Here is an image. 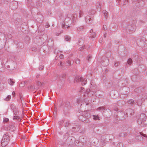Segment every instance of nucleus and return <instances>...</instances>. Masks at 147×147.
I'll use <instances>...</instances> for the list:
<instances>
[{"label": "nucleus", "mask_w": 147, "mask_h": 147, "mask_svg": "<svg viewBox=\"0 0 147 147\" xmlns=\"http://www.w3.org/2000/svg\"><path fill=\"white\" fill-rule=\"evenodd\" d=\"M9 136L8 135L6 134L4 135L1 143L2 146L4 147L7 145L9 141Z\"/></svg>", "instance_id": "obj_1"}, {"label": "nucleus", "mask_w": 147, "mask_h": 147, "mask_svg": "<svg viewBox=\"0 0 147 147\" xmlns=\"http://www.w3.org/2000/svg\"><path fill=\"white\" fill-rule=\"evenodd\" d=\"M87 80L85 78H83L80 76H77L74 79V82H80L82 85H84L86 83Z\"/></svg>", "instance_id": "obj_2"}, {"label": "nucleus", "mask_w": 147, "mask_h": 147, "mask_svg": "<svg viewBox=\"0 0 147 147\" xmlns=\"http://www.w3.org/2000/svg\"><path fill=\"white\" fill-rule=\"evenodd\" d=\"M65 77L66 75L65 74H62L60 75H56L54 76V78L55 80L59 79L60 80H62L65 78Z\"/></svg>", "instance_id": "obj_3"}, {"label": "nucleus", "mask_w": 147, "mask_h": 147, "mask_svg": "<svg viewBox=\"0 0 147 147\" xmlns=\"http://www.w3.org/2000/svg\"><path fill=\"white\" fill-rule=\"evenodd\" d=\"M90 37L92 38H94L96 37V33L93 32V30L91 29L90 31Z\"/></svg>", "instance_id": "obj_4"}, {"label": "nucleus", "mask_w": 147, "mask_h": 147, "mask_svg": "<svg viewBox=\"0 0 147 147\" xmlns=\"http://www.w3.org/2000/svg\"><path fill=\"white\" fill-rule=\"evenodd\" d=\"M9 129L10 131H12L15 130V128L14 126L13 125H11L9 126Z\"/></svg>", "instance_id": "obj_5"}, {"label": "nucleus", "mask_w": 147, "mask_h": 147, "mask_svg": "<svg viewBox=\"0 0 147 147\" xmlns=\"http://www.w3.org/2000/svg\"><path fill=\"white\" fill-rule=\"evenodd\" d=\"M105 109V108L104 107H100L98 108L96 110L98 111L101 110L102 112H104Z\"/></svg>", "instance_id": "obj_6"}, {"label": "nucleus", "mask_w": 147, "mask_h": 147, "mask_svg": "<svg viewBox=\"0 0 147 147\" xmlns=\"http://www.w3.org/2000/svg\"><path fill=\"white\" fill-rule=\"evenodd\" d=\"M37 88V87L36 86H35L34 85H32L30 87V89H31L32 90H34Z\"/></svg>", "instance_id": "obj_7"}, {"label": "nucleus", "mask_w": 147, "mask_h": 147, "mask_svg": "<svg viewBox=\"0 0 147 147\" xmlns=\"http://www.w3.org/2000/svg\"><path fill=\"white\" fill-rule=\"evenodd\" d=\"M13 119L14 120H17L18 121L21 120L20 117L18 116L17 115L14 116L13 118Z\"/></svg>", "instance_id": "obj_8"}, {"label": "nucleus", "mask_w": 147, "mask_h": 147, "mask_svg": "<svg viewBox=\"0 0 147 147\" xmlns=\"http://www.w3.org/2000/svg\"><path fill=\"white\" fill-rule=\"evenodd\" d=\"M91 19V18H90V17L88 16H87L86 18V21L88 23H90V20Z\"/></svg>", "instance_id": "obj_9"}, {"label": "nucleus", "mask_w": 147, "mask_h": 147, "mask_svg": "<svg viewBox=\"0 0 147 147\" xmlns=\"http://www.w3.org/2000/svg\"><path fill=\"white\" fill-rule=\"evenodd\" d=\"M9 84L11 85H13L14 83V82L13 81L12 79H10L8 81Z\"/></svg>", "instance_id": "obj_10"}, {"label": "nucleus", "mask_w": 147, "mask_h": 147, "mask_svg": "<svg viewBox=\"0 0 147 147\" xmlns=\"http://www.w3.org/2000/svg\"><path fill=\"white\" fill-rule=\"evenodd\" d=\"M26 82L24 81L22 82H21L20 84V87H24L26 84Z\"/></svg>", "instance_id": "obj_11"}, {"label": "nucleus", "mask_w": 147, "mask_h": 147, "mask_svg": "<svg viewBox=\"0 0 147 147\" xmlns=\"http://www.w3.org/2000/svg\"><path fill=\"white\" fill-rule=\"evenodd\" d=\"M93 119L94 120H99L100 119L99 118V117L98 115H93Z\"/></svg>", "instance_id": "obj_12"}, {"label": "nucleus", "mask_w": 147, "mask_h": 147, "mask_svg": "<svg viewBox=\"0 0 147 147\" xmlns=\"http://www.w3.org/2000/svg\"><path fill=\"white\" fill-rule=\"evenodd\" d=\"M11 98V96L10 95H8L5 99L4 100L7 101L9 100Z\"/></svg>", "instance_id": "obj_13"}, {"label": "nucleus", "mask_w": 147, "mask_h": 147, "mask_svg": "<svg viewBox=\"0 0 147 147\" xmlns=\"http://www.w3.org/2000/svg\"><path fill=\"white\" fill-rule=\"evenodd\" d=\"M65 38L67 41H69L71 39L70 37L67 36H65Z\"/></svg>", "instance_id": "obj_14"}, {"label": "nucleus", "mask_w": 147, "mask_h": 147, "mask_svg": "<svg viewBox=\"0 0 147 147\" xmlns=\"http://www.w3.org/2000/svg\"><path fill=\"white\" fill-rule=\"evenodd\" d=\"M13 112L14 114L15 115H17L18 113V111L16 109H14L13 110Z\"/></svg>", "instance_id": "obj_15"}, {"label": "nucleus", "mask_w": 147, "mask_h": 147, "mask_svg": "<svg viewBox=\"0 0 147 147\" xmlns=\"http://www.w3.org/2000/svg\"><path fill=\"white\" fill-rule=\"evenodd\" d=\"M69 122L68 121H66L64 125L65 127H67L69 125Z\"/></svg>", "instance_id": "obj_16"}, {"label": "nucleus", "mask_w": 147, "mask_h": 147, "mask_svg": "<svg viewBox=\"0 0 147 147\" xmlns=\"http://www.w3.org/2000/svg\"><path fill=\"white\" fill-rule=\"evenodd\" d=\"M132 59L130 58L128 59L127 62L128 64L131 65L132 63Z\"/></svg>", "instance_id": "obj_17"}, {"label": "nucleus", "mask_w": 147, "mask_h": 147, "mask_svg": "<svg viewBox=\"0 0 147 147\" xmlns=\"http://www.w3.org/2000/svg\"><path fill=\"white\" fill-rule=\"evenodd\" d=\"M92 58V56L91 55H88L86 57V59L88 61H89Z\"/></svg>", "instance_id": "obj_18"}, {"label": "nucleus", "mask_w": 147, "mask_h": 147, "mask_svg": "<svg viewBox=\"0 0 147 147\" xmlns=\"http://www.w3.org/2000/svg\"><path fill=\"white\" fill-rule=\"evenodd\" d=\"M84 28V27L83 26H81L78 28V30H82Z\"/></svg>", "instance_id": "obj_19"}, {"label": "nucleus", "mask_w": 147, "mask_h": 147, "mask_svg": "<svg viewBox=\"0 0 147 147\" xmlns=\"http://www.w3.org/2000/svg\"><path fill=\"white\" fill-rule=\"evenodd\" d=\"M75 62L76 64H79L80 63V60L78 59H76L75 60Z\"/></svg>", "instance_id": "obj_20"}, {"label": "nucleus", "mask_w": 147, "mask_h": 147, "mask_svg": "<svg viewBox=\"0 0 147 147\" xmlns=\"http://www.w3.org/2000/svg\"><path fill=\"white\" fill-rule=\"evenodd\" d=\"M44 68V66L43 65H41L39 66V69L40 70H42Z\"/></svg>", "instance_id": "obj_21"}, {"label": "nucleus", "mask_w": 147, "mask_h": 147, "mask_svg": "<svg viewBox=\"0 0 147 147\" xmlns=\"http://www.w3.org/2000/svg\"><path fill=\"white\" fill-rule=\"evenodd\" d=\"M86 117L87 118H89L90 117V115L89 113H87L86 115Z\"/></svg>", "instance_id": "obj_22"}, {"label": "nucleus", "mask_w": 147, "mask_h": 147, "mask_svg": "<svg viewBox=\"0 0 147 147\" xmlns=\"http://www.w3.org/2000/svg\"><path fill=\"white\" fill-rule=\"evenodd\" d=\"M9 121V119L7 118H5L3 119V122H7Z\"/></svg>", "instance_id": "obj_23"}, {"label": "nucleus", "mask_w": 147, "mask_h": 147, "mask_svg": "<svg viewBox=\"0 0 147 147\" xmlns=\"http://www.w3.org/2000/svg\"><path fill=\"white\" fill-rule=\"evenodd\" d=\"M119 63L118 62H116L114 64V65L115 67H117L119 65Z\"/></svg>", "instance_id": "obj_24"}, {"label": "nucleus", "mask_w": 147, "mask_h": 147, "mask_svg": "<svg viewBox=\"0 0 147 147\" xmlns=\"http://www.w3.org/2000/svg\"><path fill=\"white\" fill-rule=\"evenodd\" d=\"M82 116H80V117H79V119H80L82 121H85V120L84 119H83L82 118Z\"/></svg>", "instance_id": "obj_25"}, {"label": "nucleus", "mask_w": 147, "mask_h": 147, "mask_svg": "<svg viewBox=\"0 0 147 147\" xmlns=\"http://www.w3.org/2000/svg\"><path fill=\"white\" fill-rule=\"evenodd\" d=\"M106 12L107 11L105 10L103 11V12L104 13V15L105 16H107V13Z\"/></svg>", "instance_id": "obj_26"}, {"label": "nucleus", "mask_w": 147, "mask_h": 147, "mask_svg": "<svg viewBox=\"0 0 147 147\" xmlns=\"http://www.w3.org/2000/svg\"><path fill=\"white\" fill-rule=\"evenodd\" d=\"M128 102L130 104H132L133 103H134V101L133 100H131L128 101Z\"/></svg>", "instance_id": "obj_27"}, {"label": "nucleus", "mask_w": 147, "mask_h": 147, "mask_svg": "<svg viewBox=\"0 0 147 147\" xmlns=\"http://www.w3.org/2000/svg\"><path fill=\"white\" fill-rule=\"evenodd\" d=\"M59 57L60 59H63V55L62 54H61L59 56Z\"/></svg>", "instance_id": "obj_28"}, {"label": "nucleus", "mask_w": 147, "mask_h": 147, "mask_svg": "<svg viewBox=\"0 0 147 147\" xmlns=\"http://www.w3.org/2000/svg\"><path fill=\"white\" fill-rule=\"evenodd\" d=\"M65 23L64 22H63L62 24H61V25H62V27L63 28V27H64L65 26Z\"/></svg>", "instance_id": "obj_29"}, {"label": "nucleus", "mask_w": 147, "mask_h": 147, "mask_svg": "<svg viewBox=\"0 0 147 147\" xmlns=\"http://www.w3.org/2000/svg\"><path fill=\"white\" fill-rule=\"evenodd\" d=\"M67 63L68 64V65H70L71 64L70 61H67Z\"/></svg>", "instance_id": "obj_30"}, {"label": "nucleus", "mask_w": 147, "mask_h": 147, "mask_svg": "<svg viewBox=\"0 0 147 147\" xmlns=\"http://www.w3.org/2000/svg\"><path fill=\"white\" fill-rule=\"evenodd\" d=\"M127 111H129V112H131V113H132V111H133L132 110H131V109H129L128 110H127ZM130 114H131V113H130Z\"/></svg>", "instance_id": "obj_31"}, {"label": "nucleus", "mask_w": 147, "mask_h": 147, "mask_svg": "<svg viewBox=\"0 0 147 147\" xmlns=\"http://www.w3.org/2000/svg\"><path fill=\"white\" fill-rule=\"evenodd\" d=\"M64 121L63 120H62L60 122V123H59V124L61 125Z\"/></svg>", "instance_id": "obj_32"}, {"label": "nucleus", "mask_w": 147, "mask_h": 147, "mask_svg": "<svg viewBox=\"0 0 147 147\" xmlns=\"http://www.w3.org/2000/svg\"><path fill=\"white\" fill-rule=\"evenodd\" d=\"M140 134L141 135H142L144 137H146V135H145V134H142L141 133H140Z\"/></svg>", "instance_id": "obj_33"}, {"label": "nucleus", "mask_w": 147, "mask_h": 147, "mask_svg": "<svg viewBox=\"0 0 147 147\" xmlns=\"http://www.w3.org/2000/svg\"><path fill=\"white\" fill-rule=\"evenodd\" d=\"M49 26H50V25H49V24H47V25H46V26H45V27H46V28H49Z\"/></svg>", "instance_id": "obj_34"}, {"label": "nucleus", "mask_w": 147, "mask_h": 147, "mask_svg": "<svg viewBox=\"0 0 147 147\" xmlns=\"http://www.w3.org/2000/svg\"><path fill=\"white\" fill-rule=\"evenodd\" d=\"M53 114L54 115H56L57 114V111L56 110L54 112Z\"/></svg>", "instance_id": "obj_35"}, {"label": "nucleus", "mask_w": 147, "mask_h": 147, "mask_svg": "<svg viewBox=\"0 0 147 147\" xmlns=\"http://www.w3.org/2000/svg\"><path fill=\"white\" fill-rule=\"evenodd\" d=\"M58 65H59V66H62V62H60V63L59 65L58 64Z\"/></svg>", "instance_id": "obj_36"}, {"label": "nucleus", "mask_w": 147, "mask_h": 147, "mask_svg": "<svg viewBox=\"0 0 147 147\" xmlns=\"http://www.w3.org/2000/svg\"><path fill=\"white\" fill-rule=\"evenodd\" d=\"M84 47H82L81 48H80V49L81 50H82V49H84Z\"/></svg>", "instance_id": "obj_37"}, {"label": "nucleus", "mask_w": 147, "mask_h": 147, "mask_svg": "<svg viewBox=\"0 0 147 147\" xmlns=\"http://www.w3.org/2000/svg\"><path fill=\"white\" fill-rule=\"evenodd\" d=\"M15 92H14V91H13V92H12V94L13 95H15Z\"/></svg>", "instance_id": "obj_38"}, {"label": "nucleus", "mask_w": 147, "mask_h": 147, "mask_svg": "<svg viewBox=\"0 0 147 147\" xmlns=\"http://www.w3.org/2000/svg\"><path fill=\"white\" fill-rule=\"evenodd\" d=\"M104 37L105 38L106 37V34H105L104 35Z\"/></svg>", "instance_id": "obj_39"}, {"label": "nucleus", "mask_w": 147, "mask_h": 147, "mask_svg": "<svg viewBox=\"0 0 147 147\" xmlns=\"http://www.w3.org/2000/svg\"><path fill=\"white\" fill-rule=\"evenodd\" d=\"M103 29H104V30H106V29H107V28H106H106H105L104 26L103 27Z\"/></svg>", "instance_id": "obj_40"}, {"label": "nucleus", "mask_w": 147, "mask_h": 147, "mask_svg": "<svg viewBox=\"0 0 147 147\" xmlns=\"http://www.w3.org/2000/svg\"><path fill=\"white\" fill-rule=\"evenodd\" d=\"M39 76V75H38L36 76V77L37 78H38Z\"/></svg>", "instance_id": "obj_41"}, {"label": "nucleus", "mask_w": 147, "mask_h": 147, "mask_svg": "<svg viewBox=\"0 0 147 147\" xmlns=\"http://www.w3.org/2000/svg\"><path fill=\"white\" fill-rule=\"evenodd\" d=\"M89 91H90V89L88 90H87V92H88Z\"/></svg>", "instance_id": "obj_42"}, {"label": "nucleus", "mask_w": 147, "mask_h": 147, "mask_svg": "<svg viewBox=\"0 0 147 147\" xmlns=\"http://www.w3.org/2000/svg\"><path fill=\"white\" fill-rule=\"evenodd\" d=\"M86 105H88V103H86Z\"/></svg>", "instance_id": "obj_43"}, {"label": "nucleus", "mask_w": 147, "mask_h": 147, "mask_svg": "<svg viewBox=\"0 0 147 147\" xmlns=\"http://www.w3.org/2000/svg\"><path fill=\"white\" fill-rule=\"evenodd\" d=\"M49 99H51V98H49Z\"/></svg>", "instance_id": "obj_44"}, {"label": "nucleus", "mask_w": 147, "mask_h": 147, "mask_svg": "<svg viewBox=\"0 0 147 147\" xmlns=\"http://www.w3.org/2000/svg\"><path fill=\"white\" fill-rule=\"evenodd\" d=\"M110 112H111V111H109Z\"/></svg>", "instance_id": "obj_45"}]
</instances>
